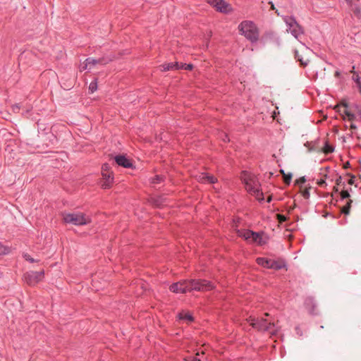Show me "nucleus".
<instances>
[{
  "label": "nucleus",
  "mask_w": 361,
  "mask_h": 361,
  "mask_svg": "<svg viewBox=\"0 0 361 361\" xmlns=\"http://www.w3.org/2000/svg\"><path fill=\"white\" fill-rule=\"evenodd\" d=\"M61 216L64 223L72 224L75 226H83L91 222L90 217L81 212H63Z\"/></svg>",
  "instance_id": "7ed1b4c3"
},
{
  "label": "nucleus",
  "mask_w": 361,
  "mask_h": 361,
  "mask_svg": "<svg viewBox=\"0 0 361 361\" xmlns=\"http://www.w3.org/2000/svg\"><path fill=\"white\" fill-rule=\"evenodd\" d=\"M183 281L185 287V293L192 290L207 291L214 288L213 284L205 280H185Z\"/></svg>",
  "instance_id": "20e7f679"
},
{
  "label": "nucleus",
  "mask_w": 361,
  "mask_h": 361,
  "mask_svg": "<svg viewBox=\"0 0 361 361\" xmlns=\"http://www.w3.org/2000/svg\"><path fill=\"white\" fill-rule=\"evenodd\" d=\"M295 59H297V61H300V65L302 66H307L309 63V60L307 59H304L302 56H300L298 54V52H296L295 54Z\"/></svg>",
  "instance_id": "412c9836"
},
{
  "label": "nucleus",
  "mask_w": 361,
  "mask_h": 361,
  "mask_svg": "<svg viewBox=\"0 0 361 361\" xmlns=\"http://www.w3.org/2000/svg\"><path fill=\"white\" fill-rule=\"evenodd\" d=\"M278 219L280 222H283L286 221V217L281 214H277Z\"/></svg>",
  "instance_id": "c9c22d12"
},
{
  "label": "nucleus",
  "mask_w": 361,
  "mask_h": 361,
  "mask_svg": "<svg viewBox=\"0 0 361 361\" xmlns=\"http://www.w3.org/2000/svg\"><path fill=\"white\" fill-rule=\"evenodd\" d=\"M162 179V177L161 176H156V177L152 179V183H158L161 181V180Z\"/></svg>",
  "instance_id": "7c9ffc66"
},
{
  "label": "nucleus",
  "mask_w": 361,
  "mask_h": 361,
  "mask_svg": "<svg viewBox=\"0 0 361 361\" xmlns=\"http://www.w3.org/2000/svg\"><path fill=\"white\" fill-rule=\"evenodd\" d=\"M269 313L265 314V316H269Z\"/></svg>",
  "instance_id": "3c124183"
},
{
  "label": "nucleus",
  "mask_w": 361,
  "mask_h": 361,
  "mask_svg": "<svg viewBox=\"0 0 361 361\" xmlns=\"http://www.w3.org/2000/svg\"><path fill=\"white\" fill-rule=\"evenodd\" d=\"M160 67H161V68H194L193 65L191 63H189V64L185 63L184 65H181L180 66H179V63L178 62L164 63V64L160 66Z\"/></svg>",
  "instance_id": "dca6fc26"
},
{
  "label": "nucleus",
  "mask_w": 361,
  "mask_h": 361,
  "mask_svg": "<svg viewBox=\"0 0 361 361\" xmlns=\"http://www.w3.org/2000/svg\"><path fill=\"white\" fill-rule=\"evenodd\" d=\"M237 233L238 236L243 238L248 242L250 241L251 237L254 235V232L250 230H238Z\"/></svg>",
  "instance_id": "2eb2a0df"
},
{
  "label": "nucleus",
  "mask_w": 361,
  "mask_h": 361,
  "mask_svg": "<svg viewBox=\"0 0 361 361\" xmlns=\"http://www.w3.org/2000/svg\"><path fill=\"white\" fill-rule=\"evenodd\" d=\"M248 321L250 322V325L258 331H268L271 334H273L277 331L276 328V324L272 322H268L265 319L262 318L259 320H255L254 318L250 317Z\"/></svg>",
  "instance_id": "39448f33"
},
{
  "label": "nucleus",
  "mask_w": 361,
  "mask_h": 361,
  "mask_svg": "<svg viewBox=\"0 0 361 361\" xmlns=\"http://www.w3.org/2000/svg\"><path fill=\"white\" fill-rule=\"evenodd\" d=\"M169 289L173 293H185V287L184 281H180L177 283H173L170 286Z\"/></svg>",
  "instance_id": "9d476101"
},
{
  "label": "nucleus",
  "mask_w": 361,
  "mask_h": 361,
  "mask_svg": "<svg viewBox=\"0 0 361 361\" xmlns=\"http://www.w3.org/2000/svg\"><path fill=\"white\" fill-rule=\"evenodd\" d=\"M355 111L360 115L361 118V106L357 104L354 105Z\"/></svg>",
  "instance_id": "2f4dec72"
},
{
  "label": "nucleus",
  "mask_w": 361,
  "mask_h": 361,
  "mask_svg": "<svg viewBox=\"0 0 361 361\" xmlns=\"http://www.w3.org/2000/svg\"><path fill=\"white\" fill-rule=\"evenodd\" d=\"M334 151V149L331 146L329 145H326L324 146V147L323 148V152L325 153V154H329V153H331L332 152Z\"/></svg>",
  "instance_id": "bb28decb"
},
{
  "label": "nucleus",
  "mask_w": 361,
  "mask_h": 361,
  "mask_svg": "<svg viewBox=\"0 0 361 361\" xmlns=\"http://www.w3.org/2000/svg\"><path fill=\"white\" fill-rule=\"evenodd\" d=\"M205 177L207 178L206 181L209 183H214L216 181V178L213 176H210V175L207 174V176H205Z\"/></svg>",
  "instance_id": "cd10ccee"
},
{
  "label": "nucleus",
  "mask_w": 361,
  "mask_h": 361,
  "mask_svg": "<svg viewBox=\"0 0 361 361\" xmlns=\"http://www.w3.org/2000/svg\"><path fill=\"white\" fill-rule=\"evenodd\" d=\"M280 172L283 174V181L286 184L288 185L292 179V175L290 173L286 174L283 170H281Z\"/></svg>",
  "instance_id": "4be33fe9"
},
{
  "label": "nucleus",
  "mask_w": 361,
  "mask_h": 361,
  "mask_svg": "<svg viewBox=\"0 0 361 361\" xmlns=\"http://www.w3.org/2000/svg\"><path fill=\"white\" fill-rule=\"evenodd\" d=\"M208 3L214 7L219 12L228 13L231 11L230 5L224 0H209Z\"/></svg>",
  "instance_id": "6e6552de"
},
{
  "label": "nucleus",
  "mask_w": 361,
  "mask_h": 361,
  "mask_svg": "<svg viewBox=\"0 0 361 361\" xmlns=\"http://www.w3.org/2000/svg\"><path fill=\"white\" fill-rule=\"evenodd\" d=\"M97 64L103 66L106 64V60L104 59H94L93 58H87L85 59V65L83 68H87L88 65L95 66Z\"/></svg>",
  "instance_id": "9b49d317"
},
{
  "label": "nucleus",
  "mask_w": 361,
  "mask_h": 361,
  "mask_svg": "<svg viewBox=\"0 0 361 361\" xmlns=\"http://www.w3.org/2000/svg\"><path fill=\"white\" fill-rule=\"evenodd\" d=\"M305 182V177H301L299 179L296 180H295V183L296 184H300V183H304Z\"/></svg>",
  "instance_id": "f704fd0d"
},
{
  "label": "nucleus",
  "mask_w": 361,
  "mask_h": 361,
  "mask_svg": "<svg viewBox=\"0 0 361 361\" xmlns=\"http://www.w3.org/2000/svg\"><path fill=\"white\" fill-rule=\"evenodd\" d=\"M192 361H202L201 359L195 357L192 360Z\"/></svg>",
  "instance_id": "37998d69"
},
{
  "label": "nucleus",
  "mask_w": 361,
  "mask_h": 361,
  "mask_svg": "<svg viewBox=\"0 0 361 361\" xmlns=\"http://www.w3.org/2000/svg\"><path fill=\"white\" fill-rule=\"evenodd\" d=\"M271 261H272V259H268L263 258V257H259L257 259V262L259 265H261L263 267L269 268V269H270V267H271Z\"/></svg>",
  "instance_id": "a211bd4d"
},
{
  "label": "nucleus",
  "mask_w": 361,
  "mask_h": 361,
  "mask_svg": "<svg viewBox=\"0 0 361 361\" xmlns=\"http://www.w3.org/2000/svg\"><path fill=\"white\" fill-rule=\"evenodd\" d=\"M204 176H207V174L202 173L201 175H200L198 180L201 182H206L207 178Z\"/></svg>",
  "instance_id": "473e14b6"
},
{
  "label": "nucleus",
  "mask_w": 361,
  "mask_h": 361,
  "mask_svg": "<svg viewBox=\"0 0 361 361\" xmlns=\"http://www.w3.org/2000/svg\"><path fill=\"white\" fill-rule=\"evenodd\" d=\"M343 106L346 108L348 106L347 104L346 103H343Z\"/></svg>",
  "instance_id": "49530a36"
},
{
  "label": "nucleus",
  "mask_w": 361,
  "mask_h": 361,
  "mask_svg": "<svg viewBox=\"0 0 361 361\" xmlns=\"http://www.w3.org/2000/svg\"><path fill=\"white\" fill-rule=\"evenodd\" d=\"M334 190L335 191H337V190H337V188H336V187H334Z\"/></svg>",
  "instance_id": "09e8293b"
},
{
  "label": "nucleus",
  "mask_w": 361,
  "mask_h": 361,
  "mask_svg": "<svg viewBox=\"0 0 361 361\" xmlns=\"http://www.w3.org/2000/svg\"><path fill=\"white\" fill-rule=\"evenodd\" d=\"M274 5L273 4H271V9H274Z\"/></svg>",
  "instance_id": "de8ad7c7"
},
{
  "label": "nucleus",
  "mask_w": 361,
  "mask_h": 361,
  "mask_svg": "<svg viewBox=\"0 0 361 361\" xmlns=\"http://www.w3.org/2000/svg\"><path fill=\"white\" fill-rule=\"evenodd\" d=\"M13 110L14 112H16L19 110V106L18 105H15L13 106Z\"/></svg>",
  "instance_id": "e433bc0d"
},
{
  "label": "nucleus",
  "mask_w": 361,
  "mask_h": 361,
  "mask_svg": "<svg viewBox=\"0 0 361 361\" xmlns=\"http://www.w3.org/2000/svg\"><path fill=\"white\" fill-rule=\"evenodd\" d=\"M102 186L104 188H109L113 183L114 177L113 173L110 170V167L108 164H105L102 168Z\"/></svg>",
  "instance_id": "423d86ee"
},
{
  "label": "nucleus",
  "mask_w": 361,
  "mask_h": 361,
  "mask_svg": "<svg viewBox=\"0 0 361 361\" xmlns=\"http://www.w3.org/2000/svg\"><path fill=\"white\" fill-rule=\"evenodd\" d=\"M241 178L245 183L247 191L255 195L257 200H262L263 194L259 190V182L256 178L247 173H243Z\"/></svg>",
  "instance_id": "f03ea898"
},
{
  "label": "nucleus",
  "mask_w": 361,
  "mask_h": 361,
  "mask_svg": "<svg viewBox=\"0 0 361 361\" xmlns=\"http://www.w3.org/2000/svg\"><path fill=\"white\" fill-rule=\"evenodd\" d=\"M24 257L27 261H29L30 262H35V259L33 258L30 257V256L28 255L27 254L24 255Z\"/></svg>",
  "instance_id": "72a5a7b5"
},
{
  "label": "nucleus",
  "mask_w": 361,
  "mask_h": 361,
  "mask_svg": "<svg viewBox=\"0 0 361 361\" xmlns=\"http://www.w3.org/2000/svg\"><path fill=\"white\" fill-rule=\"evenodd\" d=\"M352 202L353 201L351 200H349L348 201L346 205L342 207V209H341V212L342 213H343L345 214H349Z\"/></svg>",
  "instance_id": "5701e85b"
},
{
  "label": "nucleus",
  "mask_w": 361,
  "mask_h": 361,
  "mask_svg": "<svg viewBox=\"0 0 361 361\" xmlns=\"http://www.w3.org/2000/svg\"><path fill=\"white\" fill-rule=\"evenodd\" d=\"M25 279L30 285H35L41 281L44 278V271H30L25 274Z\"/></svg>",
  "instance_id": "0eeeda50"
},
{
  "label": "nucleus",
  "mask_w": 361,
  "mask_h": 361,
  "mask_svg": "<svg viewBox=\"0 0 361 361\" xmlns=\"http://www.w3.org/2000/svg\"><path fill=\"white\" fill-rule=\"evenodd\" d=\"M302 196L307 199L310 197V192L308 188H305L303 190L301 191Z\"/></svg>",
  "instance_id": "c85d7f7f"
},
{
  "label": "nucleus",
  "mask_w": 361,
  "mask_h": 361,
  "mask_svg": "<svg viewBox=\"0 0 361 361\" xmlns=\"http://www.w3.org/2000/svg\"><path fill=\"white\" fill-rule=\"evenodd\" d=\"M286 22L287 25L289 26L290 29H291V27H294L299 28V30L301 29V27L300 26V25L298 23V22L293 17H289L286 20Z\"/></svg>",
  "instance_id": "aec40b11"
},
{
  "label": "nucleus",
  "mask_w": 361,
  "mask_h": 361,
  "mask_svg": "<svg viewBox=\"0 0 361 361\" xmlns=\"http://www.w3.org/2000/svg\"><path fill=\"white\" fill-rule=\"evenodd\" d=\"M97 89V85L96 82H92L89 85V91L93 93Z\"/></svg>",
  "instance_id": "a878e982"
},
{
  "label": "nucleus",
  "mask_w": 361,
  "mask_h": 361,
  "mask_svg": "<svg viewBox=\"0 0 361 361\" xmlns=\"http://www.w3.org/2000/svg\"><path fill=\"white\" fill-rule=\"evenodd\" d=\"M178 318L180 320L184 321L187 324H189L193 321L192 316L189 312H182L178 314Z\"/></svg>",
  "instance_id": "f3484780"
},
{
  "label": "nucleus",
  "mask_w": 361,
  "mask_h": 361,
  "mask_svg": "<svg viewBox=\"0 0 361 361\" xmlns=\"http://www.w3.org/2000/svg\"><path fill=\"white\" fill-rule=\"evenodd\" d=\"M271 267H270V269H274L276 270L281 269L285 266L284 262L282 260L276 261L272 259V261L271 262Z\"/></svg>",
  "instance_id": "6ab92c4d"
},
{
  "label": "nucleus",
  "mask_w": 361,
  "mask_h": 361,
  "mask_svg": "<svg viewBox=\"0 0 361 361\" xmlns=\"http://www.w3.org/2000/svg\"><path fill=\"white\" fill-rule=\"evenodd\" d=\"M114 159L116 164L119 166H123L125 168H130L133 166L131 161L124 155L116 156Z\"/></svg>",
  "instance_id": "1a4fd4ad"
},
{
  "label": "nucleus",
  "mask_w": 361,
  "mask_h": 361,
  "mask_svg": "<svg viewBox=\"0 0 361 361\" xmlns=\"http://www.w3.org/2000/svg\"><path fill=\"white\" fill-rule=\"evenodd\" d=\"M339 108H340V106H339V105H336V106H335V109H338V111H340V109H339Z\"/></svg>",
  "instance_id": "c03bdc74"
},
{
  "label": "nucleus",
  "mask_w": 361,
  "mask_h": 361,
  "mask_svg": "<svg viewBox=\"0 0 361 361\" xmlns=\"http://www.w3.org/2000/svg\"><path fill=\"white\" fill-rule=\"evenodd\" d=\"M341 75V73L339 71H336L334 73L335 77L338 78Z\"/></svg>",
  "instance_id": "ea45409f"
},
{
  "label": "nucleus",
  "mask_w": 361,
  "mask_h": 361,
  "mask_svg": "<svg viewBox=\"0 0 361 361\" xmlns=\"http://www.w3.org/2000/svg\"><path fill=\"white\" fill-rule=\"evenodd\" d=\"M353 178H354V177H352L350 179H349V180H348V183H349L350 185L353 184V183H354V180H353Z\"/></svg>",
  "instance_id": "58836bf2"
},
{
  "label": "nucleus",
  "mask_w": 361,
  "mask_h": 361,
  "mask_svg": "<svg viewBox=\"0 0 361 361\" xmlns=\"http://www.w3.org/2000/svg\"><path fill=\"white\" fill-rule=\"evenodd\" d=\"M250 243H254L258 245H262L266 243V240L264 238L262 234L254 232V235L251 237Z\"/></svg>",
  "instance_id": "f8f14e48"
},
{
  "label": "nucleus",
  "mask_w": 361,
  "mask_h": 361,
  "mask_svg": "<svg viewBox=\"0 0 361 361\" xmlns=\"http://www.w3.org/2000/svg\"><path fill=\"white\" fill-rule=\"evenodd\" d=\"M349 2V5L350 6V11L353 12V15L357 18L361 19V9L359 5L356 4H353L352 0H347Z\"/></svg>",
  "instance_id": "ddd939ff"
},
{
  "label": "nucleus",
  "mask_w": 361,
  "mask_h": 361,
  "mask_svg": "<svg viewBox=\"0 0 361 361\" xmlns=\"http://www.w3.org/2000/svg\"><path fill=\"white\" fill-rule=\"evenodd\" d=\"M341 197L342 199L348 198L350 197V194L347 190H342L341 192Z\"/></svg>",
  "instance_id": "c756f323"
},
{
  "label": "nucleus",
  "mask_w": 361,
  "mask_h": 361,
  "mask_svg": "<svg viewBox=\"0 0 361 361\" xmlns=\"http://www.w3.org/2000/svg\"><path fill=\"white\" fill-rule=\"evenodd\" d=\"M291 33L293 36H295V37H298V36L302 33V28L300 30H299V28L296 27H291Z\"/></svg>",
  "instance_id": "b1692460"
},
{
  "label": "nucleus",
  "mask_w": 361,
  "mask_h": 361,
  "mask_svg": "<svg viewBox=\"0 0 361 361\" xmlns=\"http://www.w3.org/2000/svg\"><path fill=\"white\" fill-rule=\"evenodd\" d=\"M271 197H269L267 198V202H271Z\"/></svg>",
  "instance_id": "a18cd8bd"
},
{
  "label": "nucleus",
  "mask_w": 361,
  "mask_h": 361,
  "mask_svg": "<svg viewBox=\"0 0 361 361\" xmlns=\"http://www.w3.org/2000/svg\"><path fill=\"white\" fill-rule=\"evenodd\" d=\"M341 177H339V178L336 180V184H337V185H339V184H340V183H341Z\"/></svg>",
  "instance_id": "a19ab883"
},
{
  "label": "nucleus",
  "mask_w": 361,
  "mask_h": 361,
  "mask_svg": "<svg viewBox=\"0 0 361 361\" xmlns=\"http://www.w3.org/2000/svg\"><path fill=\"white\" fill-rule=\"evenodd\" d=\"M343 114L348 117L349 121H352L355 119V115L345 109L343 110Z\"/></svg>",
  "instance_id": "393cba45"
},
{
  "label": "nucleus",
  "mask_w": 361,
  "mask_h": 361,
  "mask_svg": "<svg viewBox=\"0 0 361 361\" xmlns=\"http://www.w3.org/2000/svg\"><path fill=\"white\" fill-rule=\"evenodd\" d=\"M196 356H200V353H196Z\"/></svg>",
  "instance_id": "8fccbe9b"
},
{
  "label": "nucleus",
  "mask_w": 361,
  "mask_h": 361,
  "mask_svg": "<svg viewBox=\"0 0 361 361\" xmlns=\"http://www.w3.org/2000/svg\"><path fill=\"white\" fill-rule=\"evenodd\" d=\"M317 184L319 186H322L324 184H325V181L324 180H321L318 181Z\"/></svg>",
  "instance_id": "4c0bfd02"
},
{
  "label": "nucleus",
  "mask_w": 361,
  "mask_h": 361,
  "mask_svg": "<svg viewBox=\"0 0 361 361\" xmlns=\"http://www.w3.org/2000/svg\"><path fill=\"white\" fill-rule=\"evenodd\" d=\"M350 73L353 74V80L356 83L359 89L360 93H361V73H360L359 71H355L354 69H353V71H351Z\"/></svg>",
  "instance_id": "4468645a"
},
{
  "label": "nucleus",
  "mask_w": 361,
  "mask_h": 361,
  "mask_svg": "<svg viewBox=\"0 0 361 361\" xmlns=\"http://www.w3.org/2000/svg\"><path fill=\"white\" fill-rule=\"evenodd\" d=\"M238 30L240 35L251 43L257 42L259 39V30L256 25L250 20H244L238 25Z\"/></svg>",
  "instance_id": "f257e3e1"
},
{
  "label": "nucleus",
  "mask_w": 361,
  "mask_h": 361,
  "mask_svg": "<svg viewBox=\"0 0 361 361\" xmlns=\"http://www.w3.org/2000/svg\"><path fill=\"white\" fill-rule=\"evenodd\" d=\"M350 128H351V129H356V128H357V127H356V126H355V125H354V124H351V125H350Z\"/></svg>",
  "instance_id": "79ce46f5"
}]
</instances>
